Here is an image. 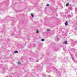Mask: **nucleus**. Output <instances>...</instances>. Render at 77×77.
<instances>
[{"instance_id":"obj_1","label":"nucleus","mask_w":77,"mask_h":77,"mask_svg":"<svg viewBox=\"0 0 77 77\" xmlns=\"http://www.w3.org/2000/svg\"><path fill=\"white\" fill-rule=\"evenodd\" d=\"M72 60H73V61H74L75 62V63H77V61H75V60H74V59L73 57H72Z\"/></svg>"},{"instance_id":"obj_2","label":"nucleus","mask_w":77,"mask_h":77,"mask_svg":"<svg viewBox=\"0 0 77 77\" xmlns=\"http://www.w3.org/2000/svg\"><path fill=\"white\" fill-rule=\"evenodd\" d=\"M68 21H66V23H65V26H67L68 25Z\"/></svg>"},{"instance_id":"obj_3","label":"nucleus","mask_w":77,"mask_h":77,"mask_svg":"<svg viewBox=\"0 0 77 77\" xmlns=\"http://www.w3.org/2000/svg\"><path fill=\"white\" fill-rule=\"evenodd\" d=\"M14 53H18V51H16L14 52Z\"/></svg>"},{"instance_id":"obj_4","label":"nucleus","mask_w":77,"mask_h":77,"mask_svg":"<svg viewBox=\"0 0 77 77\" xmlns=\"http://www.w3.org/2000/svg\"><path fill=\"white\" fill-rule=\"evenodd\" d=\"M69 10H72V8L70 7H69Z\"/></svg>"},{"instance_id":"obj_5","label":"nucleus","mask_w":77,"mask_h":77,"mask_svg":"<svg viewBox=\"0 0 77 77\" xmlns=\"http://www.w3.org/2000/svg\"><path fill=\"white\" fill-rule=\"evenodd\" d=\"M64 42L65 44H67V42H67V41H66Z\"/></svg>"},{"instance_id":"obj_6","label":"nucleus","mask_w":77,"mask_h":77,"mask_svg":"<svg viewBox=\"0 0 77 77\" xmlns=\"http://www.w3.org/2000/svg\"><path fill=\"white\" fill-rule=\"evenodd\" d=\"M31 16L33 18V14L32 13H31Z\"/></svg>"},{"instance_id":"obj_7","label":"nucleus","mask_w":77,"mask_h":77,"mask_svg":"<svg viewBox=\"0 0 77 77\" xmlns=\"http://www.w3.org/2000/svg\"><path fill=\"white\" fill-rule=\"evenodd\" d=\"M66 6H69V3H67L66 5Z\"/></svg>"},{"instance_id":"obj_8","label":"nucleus","mask_w":77,"mask_h":77,"mask_svg":"<svg viewBox=\"0 0 77 77\" xmlns=\"http://www.w3.org/2000/svg\"><path fill=\"white\" fill-rule=\"evenodd\" d=\"M68 16L69 18H71V16L70 15H68Z\"/></svg>"},{"instance_id":"obj_9","label":"nucleus","mask_w":77,"mask_h":77,"mask_svg":"<svg viewBox=\"0 0 77 77\" xmlns=\"http://www.w3.org/2000/svg\"><path fill=\"white\" fill-rule=\"evenodd\" d=\"M17 63L18 65H20V64H21V63L20 62H17Z\"/></svg>"},{"instance_id":"obj_10","label":"nucleus","mask_w":77,"mask_h":77,"mask_svg":"<svg viewBox=\"0 0 77 77\" xmlns=\"http://www.w3.org/2000/svg\"><path fill=\"white\" fill-rule=\"evenodd\" d=\"M42 41H44V39L43 38L41 40Z\"/></svg>"},{"instance_id":"obj_11","label":"nucleus","mask_w":77,"mask_h":77,"mask_svg":"<svg viewBox=\"0 0 77 77\" xmlns=\"http://www.w3.org/2000/svg\"><path fill=\"white\" fill-rule=\"evenodd\" d=\"M36 33H39V31H38V30H37L36 31Z\"/></svg>"},{"instance_id":"obj_12","label":"nucleus","mask_w":77,"mask_h":77,"mask_svg":"<svg viewBox=\"0 0 77 77\" xmlns=\"http://www.w3.org/2000/svg\"><path fill=\"white\" fill-rule=\"evenodd\" d=\"M47 32H48L49 31H51V30H50V29H47Z\"/></svg>"},{"instance_id":"obj_13","label":"nucleus","mask_w":77,"mask_h":77,"mask_svg":"<svg viewBox=\"0 0 77 77\" xmlns=\"http://www.w3.org/2000/svg\"><path fill=\"white\" fill-rule=\"evenodd\" d=\"M75 11H77V8H75Z\"/></svg>"},{"instance_id":"obj_14","label":"nucleus","mask_w":77,"mask_h":77,"mask_svg":"<svg viewBox=\"0 0 77 77\" xmlns=\"http://www.w3.org/2000/svg\"><path fill=\"white\" fill-rule=\"evenodd\" d=\"M49 6V5H46V6Z\"/></svg>"},{"instance_id":"obj_15","label":"nucleus","mask_w":77,"mask_h":77,"mask_svg":"<svg viewBox=\"0 0 77 77\" xmlns=\"http://www.w3.org/2000/svg\"><path fill=\"white\" fill-rule=\"evenodd\" d=\"M73 51H75V49H73Z\"/></svg>"},{"instance_id":"obj_16","label":"nucleus","mask_w":77,"mask_h":77,"mask_svg":"<svg viewBox=\"0 0 77 77\" xmlns=\"http://www.w3.org/2000/svg\"><path fill=\"white\" fill-rule=\"evenodd\" d=\"M37 62H38V60H37Z\"/></svg>"},{"instance_id":"obj_17","label":"nucleus","mask_w":77,"mask_h":77,"mask_svg":"<svg viewBox=\"0 0 77 77\" xmlns=\"http://www.w3.org/2000/svg\"><path fill=\"white\" fill-rule=\"evenodd\" d=\"M63 50H65V48H63Z\"/></svg>"},{"instance_id":"obj_18","label":"nucleus","mask_w":77,"mask_h":77,"mask_svg":"<svg viewBox=\"0 0 77 77\" xmlns=\"http://www.w3.org/2000/svg\"><path fill=\"white\" fill-rule=\"evenodd\" d=\"M58 40H59V39H58Z\"/></svg>"},{"instance_id":"obj_19","label":"nucleus","mask_w":77,"mask_h":77,"mask_svg":"<svg viewBox=\"0 0 77 77\" xmlns=\"http://www.w3.org/2000/svg\"><path fill=\"white\" fill-rule=\"evenodd\" d=\"M76 57H77V56H76Z\"/></svg>"}]
</instances>
